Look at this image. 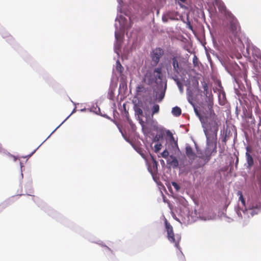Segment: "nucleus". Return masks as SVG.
Returning a JSON list of instances; mask_svg holds the SVG:
<instances>
[{
  "mask_svg": "<svg viewBox=\"0 0 261 261\" xmlns=\"http://www.w3.org/2000/svg\"><path fill=\"white\" fill-rule=\"evenodd\" d=\"M210 111V121L204 126V132L206 138V147L205 154L210 157L213 152H217V132L218 124L217 122V116L212 109L210 105L208 106Z\"/></svg>",
  "mask_w": 261,
  "mask_h": 261,
  "instance_id": "f257e3e1",
  "label": "nucleus"
},
{
  "mask_svg": "<svg viewBox=\"0 0 261 261\" xmlns=\"http://www.w3.org/2000/svg\"><path fill=\"white\" fill-rule=\"evenodd\" d=\"M143 81L145 83L151 86L162 83L161 68H156L153 70H147L144 75Z\"/></svg>",
  "mask_w": 261,
  "mask_h": 261,
  "instance_id": "f03ea898",
  "label": "nucleus"
},
{
  "mask_svg": "<svg viewBox=\"0 0 261 261\" xmlns=\"http://www.w3.org/2000/svg\"><path fill=\"white\" fill-rule=\"evenodd\" d=\"M165 226L168 240L171 243H175V246L176 248H179V243L181 239L180 236L178 234L174 235L172 226L167 220L165 221Z\"/></svg>",
  "mask_w": 261,
  "mask_h": 261,
  "instance_id": "7ed1b4c3",
  "label": "nucleus"
},
{
  "mask_svg": "<svg viewBox=\"0 0 261 261\" xmlns=\"http://www.w3.org/2000/svg\"><path fill=\"white\" fill-rule=\"evenodd\" d=\"M229 25L228 27V31L230 33H231L234 37L239 36L240 33L241 28L237 19L233 15L229 16Z\"/></svg>",
  "mask_w": 261,
  "mask_h": 261,
  "instance_id": "20e7f679",
  "label": "nucleus"
},
{
  "mask_svg": "<svg viewBox=\"0 0 261 261\" xmlns=\"http://www.w3.org/2000/svg\"><path fill=\"white\" fill-rule=\"evenodd\" d=\"M247 208L249 211V213L252 216L257 214L261 210V198H258L249 202Z\"/></svg>",
  "mask_w": 261,
  "mask_h": 261,
  "instance_id": "39448f33",
  "label": "nucleus"
},
{
  "mask_svg": "<svg viewBox=\"0 0 261 261\" xmlns=\"http://www.w3.org/2000/svg\"><path fill=\"white\" fill-rule=\"evenodd\" d=\"M164 54V50L160 47L154 49L150 54L152 65L156 66L159 62L160 58Z\"/></svg>",
  "mask_w": 261,
  "mask_h": 261,
  "instance_id": "423d86ee",
  "label": "nucleus"
},
{
  "mask_svg": "<svg viewBox=\"0 0 261 261\" xmlns=\"http://www.w3.org/2000/svg\"><path fill=\"white\" fill-rule=\"evenodd\" d=\"M186 154L189 160L192 161L197 157L192 148L189 144H187L186 146Z\"/></svg>",
  "mask_w": 261,
  "mask_h": 261,
  "instance_id": "0eeeda50",
  "label": "nucleus"
},
{
  "mask_svg": "<svg viewBox=\"0 0 261 261\" xmlns=\"http://www.w3.org/2000/svg\"><path fill=\"white\" fill-rule=\"evenodd\" d=\"M171 62L173 67V70L174 72L173 75L177 74V75L178 76L180 72V68L179 67V63L178 62L177 57L173 56L172 58H171Z\"/></svg>",
  "mask_w": 261,
  "mask_h": 261,
  "instance_id": "6e6552de",
  "label": "nucleus"
},
{
  "mask_svg": "<svg viewBox=\"0 0 261 261\" xmlns=\"http://www.w3.org/2000/svg\"><path fill=\"white\" fill-rule=\"evenodd\" d=\"M166 89V84L164 88H162L159 91L156 92L155 97L158 99V102H161L163 99L165 95V91Z\"/></svg>",
  "mask_w": 261,
  "mask_h": 261,
  "instance_id": "1a4fd4ad",
  "label": "nucleus"
},
{
  "mask_svg": "<svg viewBox=\"0 0 261 261\" xmlns=\"http://www.w3.org/2000/svg\"><path fill=\"white\" fill-rule=\"evenodd\" d=\"M247 152L246 153V156L247 162L248 164V168L250 169L254 164V161H253V158L250 154V153L248 152L249 151H251V150L250 149V148L248 147H247Z\"/></svg>",
  "mask_w": 261,
  "mask_h": 261,
  "instance_id": "9d476101",
  "label": "nucleus"
},
{
  "mask_svg": "<svg viewBox=\"0 0 261 261\" xmlns=\"http://www.w3.org/2000/svg\"><path fill=\"white\" fill-rule=\"evenodd\" d=\"M172 79L175 82L176 84H177L179 90L181 92H182L183 90V85L180 82L179 79L178 78L177 74H174L172 76Z\"/></svg>",
  "mask_w": 261,
  "mask_h": 261,
  "instance_id": "9b49d317",
  "label": "nucleus"
},
{
  "mask_svg": "<svg viewBox=\"0 0 261 261\" xmlns=\"http://www.w3.org/2000/svg\"><path fill=\"white\" fill-rule=\"evenodd\" d=\"M170 158L172 159L171 161L169 160L168 161V164L174 168H176L178 166V162L175 156L172 155L170 156Z\"/></svg>",
  "mask_w": 261,
  "mask_h": 261,
  "instance_id": "f8f14e48",
  "label": "nucleus"
},
{
  "mask_svg": "<svg viewBox=\"0 0 261 261\" xmlns=\"http://www.w3.org/2000/svg\"><path fill=\"white\" fill-rule=\"evenodd\" d=\"M134 109L135 112V115H137L139 118L143 117V111L139 106L135 105Z\"/></svg>",
  "mask_w": 261,
  "mask_h": 261,
  "instance_id": "ddd939ff",
  "label": "nucleus"
},
{
  "mask_svg": "<svg viewBox=\"0 0 261 261\" xmlns=\"http://www.w3.org/2000/svg\"><path fill=\"white\" fill-rule=\"evenodd\" d=\"M172 113L174 116L178 117L181 115V110L179 107H175L173 108Z\"/></svg>",
  "mask_w": 261,
  "mask_h": 261,
  "instance_id": "4468645a",
  "label": "nucleus"
},
{
  "mask_svg": "<svg viewBox=\"0 0 261 261\" xmlns=\"http://www.w3.org/2000/svg\"><path fill=\"white\" fill-rule=\"evenodd\" d=\"M187 99L188 102L192 105L194 106L193 102L194 97L192 92L191 91L187 92Z\"/></svg>",
  "mask_w": 261,
  "mask_h": 261,
  "instance_id": "2eb2a0df",
  "label": "nucleus"
},
{
  "mask_svg": "<svg viewBox=\"0 0 261 261\" xmlns=\"http://www.w3.org/2000/svg\"><path fill=\"white\" fill-rule=\"evenodd\" d=\"M192 107L194 108L195 114L199 118L200 121L202 122V121L204 120L203 117L201 115L200 112L199 111L198 108L195 106V104H194V106H192Z\"/></svg>",
  "mask_w": 261,
  "mask_h": 261,
  "instance_id": "dca6fc26",
  "label": "nucleus"
},
{
  "mask_svg": "<svg viewBox=\"0 0 261 261\" xmlns=\"http://www.w3.org/2000/svg\"><path fill=\"white\" fill-rule=\"evenodd\" d=\"M116 69L119 73H121L123 70V67L118 60L116 62Z\"/></svg>",
  "mask_w": 261,
  "mask_h": 261,
  "instance_id": "f3484780",
  "label": "nucleus"
},
{
  "mask_svg": "<svg viewBox=\"0 0 261 261\" xmlns=\"http://www.w3.org/2000/svg\"><path fill=\"white\" fill-rule=\"evenodd\" d=\"M238 195L239 196V200L241 201L242 205L243 206H245V199L243 197L242 193L241 191H238Z\"/></svg>",
  "mask_w": 261,
  "mask_h": 261,
  "instance_id": "a211bd4d",
  "label": "nucleus"
},
{
  "mask_svg": "<svg viewBox=\"0 0 261 261\" xmlns=\"http://www.w3.org/2000/svg\"><path fill=\"white\" fill-rule=\"evenodd\" d=\"M160 110V107L158 105H154L152 108V115L158 113Z\"/></svg>",
  "mask_w": 261,
  "mask_h": 261,
  "instance_id": "6ab92c4d",
  "label": "nucleus"
},
{
  "mask_svg": "<svg viewBox=\"0 0 261 261\" xmlns=\"http://www.w3.org/2000/svg\"><path fill=\"white\" fill-rule=\"evenodd\" d=\"M202 87H203V89L204 94L206 96H207V93H208V85H207V83H206L205 82H204L202 84Z\"/></svg>",
  "mask_w": 261,
  "mask_h": 261,
  "instance_id": "aec40b11",
  "label": "nucleus"
},
{
  "mask_svg": "<svg viewBox=\"0 0 261 261\" xmlns=\"http://www.w3.org/2000/svg\"><path fill=\"white\" fill-rule=\"evenodd\" d=\"M162 148V144L160 143H157L154 145V152L157 153Z\"/></svg>",
  "mask_w": 261,
  "mask_h": 261,
  "instance_id": "412c9836",
  "label": "nucleus"
},
{
  "mask_svg": "<svg viewBox=\"0 0 261 261\" xmlns=\"http://www.w3.org/2000/svg\"><path fill=\"white\" fill-rule=\"evenodd\" d=\"M151 159H152V168L154 170H157V168H158V163H157L156 161L152 156H151Z\"/></svg>",
  "mask_w": 261,
  "mask_h": 261,
  "instance_id": "4be33fe9",
  "label": "nucleus"
},
{
  "mask_svg": "<svg viewBox=\"0 0 261 261\" xmlns=\"http://www.w3.org/2000/svg\"><path fill=\"white\" fill-rule=\"evenodd\" d=\"M172 185L173 186V187H174V188L175 189L176 191H178L180 189V186H179L178 184H177L176 182H172Z\"/></svg>",
  "mask_w": 261,
  "mask_h": 261,
  "instance_id": "5701e85b",
  "label": "nucleus"
},
{
  "mask_svg": "<svg viewBox=\"0 0 261 261\" xmlns=\"http://www.w3.org/2000/svg\"><path fill=\"white\" fill-rule=\"evenodd\" d=\"M169 155V152L168 151H167V149H165L162 153H161V156L165 158V159H166Z\"/></svg>",
  "mask_w": 261,
  "mask_h": 261,
  "instance_id": "b1692460",
  "label": "nucleus"
},
{
  "mask_svg": "<svg viewBox=\"0 0 261 261\" xmlns=\"http://www.w3.org/2000/svg\"><path fill=\"white\" fill-rule=\"evenodd\" d=\"M193 63L194 66H197L198 65V58L196 56H194L193 57Z\"/></svg>",
  "mask_w": 261,
  "mask_h": 261,
  "instance_id": "393cba45",
  "label": "nucleus"
},
{
  "mask_svg": "<svg viewBox=\"0 0 261 261\" xmlns=\"http://www.w3.org/2000/svg\"><path fill=\"white\" fill-rule=\"evenodd\" d=\"M203 165H204L203 163H202V162H199L197 165H194V168L197 169V168H198L202 166Z\"/></svg>",
  "mask_w": 261,
  "mask_h": 261,
  "instance_id": "a878e982",
  "label": "nucleus"
},
{
  "mask_svg": "<svg viewBox=\"0 0 261 261\" xmlns=\"http://www.w3.org/2000/svg\"><path fill=\"white\" fill-rule=\"evenodd\" d=\"M126 118H127V121L129 123V124L130 125H133V121H132V120L129 118V117L127 115H126Z\"/></svg>",
  "mask_w": 261,
  "mask_h": 261,
  "instance_id": "bb28decb",
  "label": "nucleus"
},
{
  "mask_svg": "<svg viewBox=\"0 0 261 261\" xmlns=\"http://www.w3.org/2000/svg\"><path fill=\"white\" fill-rule=\"evenodd\" d=\"M187 25H188V28L189 29H190V30H192V26L190 24V22H189V23L187 24Z\"/></svg>",
  "mask_w": 261,
  "mask_h": 261,
  "instance_id": "cd10ccee",
  "label": "nucleus"
},
{
  "mask_svg": "<svg viewBox=\"0 0 261 261\" xmlns=\"http://www.w3.org/2000/svg\"><path fill=\"white\" fill-rule=\"evenodd\" d=\"M143 87L142 86H139L138 87V91H141V89H143Z\"/></svg>",
  "mask_w": 261,
  "mask_h": 261,
  "instance_id": "c85d7f7f",
  "label": "nucleus"
},
{
  "mask_svg": "<svg viewBox=\"0 0 261 261\" xmlns=\"http://www.w3.org/2000/svg\"><path fill=\"white\" fill-rule=\"evenodd\" d=\"M162 19H163V20L164 22H167V19L165 17H163Z\"/></svg>",
  "mask_w": 261,
  "mask_h": 261,
  "instance_id": "c756f323",
  "label": "nucleus"
},
{
  "mask_svg": "<svg viewBox=\"0 0 261 261\" xmlns=\"http://www.w3.org/2000/svg\"><path fill=\"white\" fill-rule=\"evenodd\" d=\"M238 162H239V158L237 157V160H236V166L237 167V165L238 164Z\"/></svg>",
  "mask_w": 261,
  "mask_h": 261,
  "instance_id": "7c9ffc66",
  "label": "nucleus"
},
{
  "mask_svg": "<svg viewBox=\"0 0 261 261\" xmlns=\"http://www.w3.org/2000/svg\"><path fill=\"white\" fill-rule=\"evenodd\" d=\"M118 35L116 32H115V38H116V39H118Z\"/></svg>",
  "mask_w": 261,
  "mask_h": 261,
  "instance_id": "2f4dec72",
  "label": "nucleus"
},
{
  "mask_svg": "<svg viewBox=\"0 0 261 261\" xmlns=\"http://www.w3.org/2000/svg\"><path fill=\"white\" fill-rule=\"evenodd\" d=\"M226 136H225L224 139H223V142H226Z\"/></svg>",
  "mask_w": 261,
  "mask_h": 261,
  "instance_id": "473e14b6",
  "label": "nucleus"
},
{
  "mask_svg": "<svg viewBox=\"0 0 261 261\" xmlns=\"http://www.w3.org/2000/svg\"><path fill=\"white\" fill-rule=\"evenodd\" d=\"M252 114H251L250 115H249V116H248L249 118H252Z\"/></svg>",
  "mask_w": 261,
  "mask_h": 261,
  "instance_id": "72a5a7b5",
  "label": "nucleus"
},
{
  "mask_svg": "<svg viewBox=\"0 0 261 261\" xmlns=\"http://www.w3.org/2000/svg\"><path fill=\"white\" fill-rule=\"evenodd\" d=\"M34 152H35V151L34 152H32V154L30 155H31L33 153H34Z\"/></svg>",
  "mask_w": 261,
  "mask_h": 261,
  "instance_id": "f704fd0d",
  "label": "nucleus"
}]
</instances>
